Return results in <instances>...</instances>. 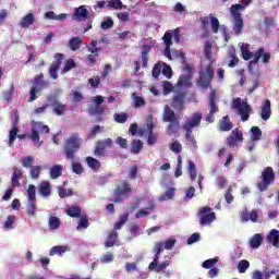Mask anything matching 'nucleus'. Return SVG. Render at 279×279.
Returning <instances> with one entry per match:
<instances>
[{
    "label": "nucleus",
    "mask_w": 279,
    "mask_h": 279,
    "mask_svg": "<svg viewBox=\"0 0 279 279\" xmlns=\"http://www.w3.org/2000/svg\"><path fill=\"white\" fill-rule=\"evenodd\" d=\"M114 26V21L112 17H107L106 21L101 22L100 27L101 29H110Z\"/></svg>",
    "instance_id": "61"
},
{
    "label": "nucleus",
    "mask_w": 279,
    "mask_h": 279,
    "mask_svg": "<svg viewBox=\"0 0 279 279\" xmlns=\"http://www.w3.org/2000/svg\"><path fill=\"white\" fill-rule=\"evenodd\" d=\"M4 101H10L14 97V83H12L9 89L2 92Z\"/></svg>",
    "instance_id": "41"
},
{
    "label": "nucleus",
    "mask_w": 279,
    "mask_h": 279,
    "mask_svg": "<svg viewBox=\"0 0 279 279\" xmlns=\"http://www.w3.org/2000/svg\"><path fill=\"white\" fill-rule=\"evenodd\" d=\"M208 108H209V113L206 116L205 121H207V123H215V114L219 112V108L217 107L216 89H211L208 96Z\"/></svg>",
    "instance_id": "7"
},
{
    "label": "nucleus",
    "mask_w": 279,
    "mask_h": 279,
    "mask_svg": "<svg viewBox=\"0 0 279 279\" xmlns=\"http://www.w3.org/2000/svg\"><path fill=\"white\" fill-rule=\"evenodd\" d=\"M58 193L59 197H61V199H64V197H71V195H73V190L59 187Z\"/></svg>",
    "instance_id": "51"
},
{
    "label": "nucleus",
    "mask_w": 279,
    "mask_h": 279,
    "mask_svg": "<svg viewBox=\"0 0 279 279\" xmlns=\"http://www.w3.org/2000/svg\"><path fill=\"white\" fill-rule=\"evenodd\" d=\"M162 75H165L168 80H171L173 75V70L170 68L169 64L163 63V68L161 70Z\"/></svg>",
    "instance_id": "56"
},
{
    "label": "nucleus",
    "mask_w": 279,
    "mask_h": 279,
    "mask_svg": "<svg viewBox=\"0 0 279 279\" xmlns=\"http://www.w3.org/2000/svg\"><path fill=\"white\" fill-rule=\"evenodd\" d=\"M263 138V131L258 126L251 128V140L252 141H260Z\"/></svg>",
    "instance_id": "38"
},
{
    "label": "nucleus",
    "mask_w": 279,
    "mask_h": 279,
    "mask_svg": "<svg viewBox=\"0 0 279 279\" xmlns=\"http://www.w3.org/2000/svg\"><path fill=\"white\" fill-rule=\"evenodd\" d=\"M26 213L31 217H36V201H28Z\"/></svg>",
    "instance_id": "47"
},
{
    "label": "nucleus",
    "mask_w": 279,
    "mask_h": 279,
    "mask_svg": "<svg viewBox=\"0 0 279 279\" xmlns=\"http://www.w3.org/2000/svg\"><path fill=\"white\" fill-rule=\"evenodd\" d=\"M86 162L93 171H99V169H101V162L95 157H86Z\"/></svg>",
    "instance_id": "32"
},
{
    "label": "nucleus",
    "mask_w": 279,
    "mask_h": 279,
    "mask_svg": "<svg viewBox=\"0 0 279 279\" xmlns=\"http://www.w3.org/2000/svg\"><path fill=\"white\" fill-rule=\"evenodd\" d=\"M242 121H250V112H252V106L247 101H243V106L238 110Z\"/></svg>",
    "instance_id": "21"
},
{
    "label": "nucleus",
    "mask_w": 279,
    "mask_h": 279,
    "mask_svg": "<svg viewBox=\"0 0 279 279\" xmlns=\"http://www.w3.org/2000/svg\"><path fill=\"white\" fill-rule=\"evenodd\" d=\"M82 147V137L80 133H72L63 145V151L68 160H75V153Z\"/></svg>",
    "instance_id": "3"
},
{
    "label": "nucleus",
    "mask_w": 279,
    "mask_h": 279,
    "mask_svg": "<svg viewBox=\"0 0 279 279\" xmlns=\"http://www.w3.org/2000/svg\"><path fill=\"white\" fill-rule=\"evenodd\" d=\"M64 60V54L56 53L54 61L50 64L48 73L52 80H58V72L60 71V66L62 61Z\"/></svg>",
    "instance_id": "10"
},
{
    "label": "nucleus",
    "mask_w": 279,
    "mask_h": 279,
    "mask_svg": "<svg viewBox=\"0 0 279 279\" xmlns=\"http://www.w3.org/2000/svg\"><path fill=\"white\" fill-rule=\"evenodd\" d=\"M31 177L33 180L40 178V166H34L31 168Z\"/></svg>",
    "instance_id": "63"
},
{
    "label": "nucleus",
    "mask_w": 279,
    "mask_h": 279,
    "mask_svg": "<svg viewBox=\"0 0 279 279\" xmlns=\"http://www.w3.org/2000/svg\"><path fill=\"white\" fill-rule=\"evenodd\" d=\"M113 119L116 123H125L128 121V113L125 112L114 113Z\"/></svg>",
    "instance_id": "53"
},
{
    "label": "nucleus",
    "mask_w": 279,
    "mask_h": 279,
    "mask_svg": "<svg viewBox=\"0 0 279 279\" xmlns=\"http://www.w3.org/2000/svg\"><path fill=\"white\" fill-rule=\"evenodd\" d=\"M117 239H119V233L114 230H112L108 234V239L105 242V247H114V243H117Z\"/></svg>",
    "instance_id": "33"
},
{
    "label": "nucleus",
    "mask_w": 279,
    "mask_h": 279,
    "mask_svg": "<svg viewBox=\"0 0 279 279\" xmlns=\"http://www.w3.org/2000/svg\"><path fill=\"white\" fill-rule=\"evenodd\" d=\"M122 187L123 190H121V187H117L114 191V195H117L113 199L114 204H121L123 202V197H128L130 193H132V187H130L128 181H122Z\"/></svg>",
    "instance_id": "13"
},
{
    "label": "nucleus",
    "mask_w": 279,
    "mask_h": 279,
    "mask_svg": "<svg viewBox=\"0 0 279 279\" xmlns=\"http://www.w3.org/2000/svg\"><path fill=\"white\" fill-rule=\"evenodd\" d=\"M143 141L141 140H133L131 142V148L130 151L131 154H134L135 156L138 155L140 151H143Z\"/></svg>",
    "instance_id": "29"
},
{
    "label": "nucleus",
    "mask_w": 279,
    "mask_h": 279,
    "mask_svg": "<svg viewBox=\"0 0 279 279\" xmlns=\"http://www.w3.org/2000/svg\"><path fill=\"white\" fill-rule=\"evenodd\" d=\"M202 125V113L194 112L190 120H186L183 124V130L185 131V138L187 143L197 149V141L195 135H193V128H199Z\"/></svg>",
    "instance_id": "2"
},
{
    "label": "nucleus",
    "mask_w": 279,
    "mask_h": 279,
    "mask_svg": "<svg viewBox=\"0 0 279 279\" xmlns=\"http://www.w3.org/2000/svg\"><path fill=\"white\" fill-rule=\"evenodd\" d=\"M33 84L37 89V93H43V90L49 88V82L45 80V74L39 73L33 78Z\"/></svg>",
    "instance_id": "15"
},
{
    "label": "nucleus",
    "mask_w": 279,
    "mask_h": 279,
    "mask_svg": "<svg viewBox=\"0 0 279 279\" xmlns=\"http://www.w3.org/2000/svg\"><path fill=\"white\" fill-rule=\"evenodd\" d=\"M136 178H138V166L136 163H134L129 169V179L136 180Z\"/></svg>",
    "instance_id": "50"
},
{
    "label": "nucleus",
    "mask_w": 279,
    "mask_h": 279,
    "mask_svg": "<svg viewBox=\"0 0 279 279\" xmlns=\"http://www.w3.org/2000/svg\"><path fill=\"white\" fill-rule=\"evenodd\" d=\"M262 243H263V235H260L259 233L255 234L250 241V245L251 247H253V250H258Z\"/></svg>",
    "instance_id": "37"
},
{
    "label": "nucleus",
    "mask_w": 279,
    "mask_h": 279,
    "mask_svg": "<svg viewBox=\"0 0 279 279\" xmlns=\"http://www.w3.org/2000/svg\"><path fill=\"white\" fill-rule=\"evenodd\" d=\"M232 128H234V124L232 123V121H230L229 116L222 117L218 123V130L220 132H230V130H232Z\"/></svg>",
    "instance_id": "18"
},
{
    "label": "nucleus",
    "mask_w": 279,
    "mask_h": 279,
    "mask_svg": "<svg viewBox=\"0 0 279 279\" xmlns=\"http://www.w3.org/2000/svg\"><path fill=\"white\" fill-rule=\"evenodd\" d=\"M229 56H230L231 60L229 61L228 66L230 69H234V66H236V64H239V57H236V51L235 50H231L229 52Z\"/></svg>",
    "instance_id": "45"
},
{
    "label": "nucleus",
    "mask_w": 279,
    "mask_h": 279,
    "mask_svg": "<svg viewBox=\"0 0 279 279\" xmlns=\"http://www.w3.org/2000/svg\"><path fill=\"white\" fill-rule=\"evenodd\" d=\"M65 214L68 217H72V219H77V217H82V208L80 206H72L66 208Z\"/></svg>",
    "instance_id": "30"
},
{
    "label": "nucleus",
    "mask_w": 279,
    "mask_h": 279,
    "mask_svg": "<svg viewBox=\"0 0 279 279\" xmlns=\"http://www.w3.org/2000/svg\"><path fill=\"white\" fill-rule=\"evenodd\" d=\"M268 243H271L274 247H279V231L277 229L270 230L269 234L267 235Z\"/></svg>",
    "instance_id": "27"
},
{
    "label": "nucleus",
    "mask_w": 279,
    "mask_h": 279,
    "mask_svg": "<svg viewBox=\"0 0 279 279\" xmlns=\"http://www.w3.org/2000/svg\"><path fill=\"white\" fill-rule=\"evenodd\" d=\"M36 21V17L34 16V13H27L24 15L20 22V27L23 29H27V27H32Z\"/></svg>",
    "instance_id": "20"
},
{
    "label": "nucleus",
    "mask_w": 279,
    "mask_h": 279,
    "mask_svg": "<svg viewBox=\"0 0 279 279\" xmlns=\"http://www.w3.org/2000/svg\"><path fill=\"white\" fill-rule=\"evenodd\" d=\"M45 19L48 21H65L66 20V14L61 13L59 15H56V12L53 11H48L45 13Z\"/></svg>",
    "instance_id": "31"
},
{
    "label": "nucleus",
    "mask_w": 279,
    "mask_h": 279,
    "mask_svg": "<svg viewBox=\"0 0 279 279\" xmlns=\"http://www.w3.org/2000/svg\"><path fill=\"white\" fill-rule=\"evenodd\" d=\"M74 16H76L78 21H82V19H88V10L84 8V5H81L80 8L75 9Z\"/></svg>",
    "instance_id": "36"
},
{
    "label": "nucleus",
    "mask_w": 279,
    "mask_h": 279,
    "mask_svg": "<svg viewBox=\"0 0 279 279\" xmlns=\"http://www.w3.org/2000/svg\"><path fill=\"white\" fill-rule=\"evenodd\" d=\"M66 252H69V246H53L51 250H50V256H62V254H66Z\"/></svg>",
    "instance_id": "35"
},
{
    "label": "nucleus",
    "mask_w": 279,
    "mask_h": 279,
    "mask_svg": "<svg viewBox=\"0 0 279 279\" xmlns=\"http://www.w3.org/2000/svg\"><path fill=\"white\" fill-rule=\"evenodd\" d=\"M214 77L215 70H213V64H208L204 72H199L198 86L201 88H211Z\"/></svg>",
    "instance_id": "6"
},
{
    "label": "nucleus",
    "mask_w": 279,
    "mask_h": 279,
    "mask_svg": "<svg viewBox=\"0 0 279 279\" xmlns=\"http://www.w3.org/2000/svg\"><path fill=\"white\" fill-rule=\"evenodd\" d=\"M217 263H219V257L209 258L203 262L202 267L203 269H213L215 268L214 266L217 265Z\"/></svg>",
    "instance_id": "43"
},
{
    "label": "nucleus",
    "mask_w": 279,
    "mask_h": 279,
    "mask_svg": "<svg viewBox=\"0 0 279 279\" xmlns=\"http://www.w3.org/2000/svg\"><path fill=\"white\" fill-rule=\"evenodd\" d=\"M245 10V4H232L230 8L231 15L233 16V32L235 36L243 34V17L241 12Z\"/></svg>",
    "instance_id": "4"
},
{
    "label": "nucleus",
    "mask_w": 279,
    "mask_h": 279,
    "mask_svg": "<svg viewBox=\"0 0 279 279\" xmlns=\"http://www.w3.org/2000/svg\"><path fill=\"white\" fill-rule=\"evenodd\" d=\"M48 101L50 102V106H52L54 114L58 117H62V114L66 112V105L58 101L56 96H49Z\"/></svg>",
    "instance_id": "14"
},
{
    "label": "nucleus",
    "mask_w": 279,
    "mask_h": 279,
    "mask_svg": "<svg viewBox=\"0 0 279 279\" xmlns=\"http://www.w3.org/2000/svg\"><path fill=\"white\" fill-rule=\"evenodd\" d=\"M87 51L92 53L87 56V60L92 66H95L97 58H99V48H87Z\"/></svg>",
    "instance_id": "26"
},
{
    "label": "nucleus",
    "mask_w": 279,
    "mask_h": 279,
    "mask_svg": "<svg viewBox=\"0 0 279 279\" xmlns=\"http://www.w3.org/2000/svg\"><path fill=\"white\" fill-rule=\"evenodd\" d=\"M37 128L38 130H35V129L32 130V134L29 135V138L33 141L35 145L40 146L43 145V143H40V134H49V126L43 124L41 122H38Z\"/></svg>",
    "instance_id": "12"
},
{
    "label": "nucleus",
    "mask_w": 279,
    "mask_h": 279,
    "mask_svg": "<svg viewBox=\"0 0 279 279\" xmlns=\"http://www.w3.org/2000/svg\"><path fill=\"white\" fill-rule=\"evenodd\" d=\"M184 99H186L185 93H179L173 96L171 107L174 110H178L179 112H182L184 110Z\"/></svg>",
    "instance_id": "16"
},
{
    "label": "nucleus",
    "mask_w": 279,
    "mask_h": 279,
    "mask_svg": "<svg viewBox=\"0 0 279 279\" xmlns=\"http://www.w3.org/2000/svg\"><path fill=\"white\" fill-rule=\"evenodd\" d=\"M28 202H36V185L29 184L26 190Z\"/></svg>",
    "instance_id": "44"
},
{
    "label": "nucleus",
    "mask_w": 279,
    "mask_h": 279,
    "mask_svg": "<svg viewBox=\"0 0 279 279\" xmlns=\"http://www.w3.org/2000/svg\"><path fill=\"white\" fill-rule=\"evenodd\" d=\"M23 178V170H21V168H14L13 169V174H12V186L16 187V186H21V183L19 182V180H21Z\"/></svg>",
    "instance_id": "25"
},
{
    "label": "nucleus",
    "mask_w": 279,
    "mask_h": 279,
    "mask_svg": "<svg viewBox=\"0 0 279 279\" xmlns=\"http://www.w3.org/2000/svg\"><path fill=\"white\" fill-rule=\"evenodd\" d=\"M170 149L173 154H182V144L179 141H174L170 144Z\"/></svg>",
    "instance_id": "58"
},
{
    "label": "nucleus",
    "mask_w": 279,
    "mask_h": 279,
    "mask_svg": "<svg viewBox=\"0 0 279 279\" xmlns=\"http://www.w3.org/2000/svg\"><path fill=\"white\" fill-rule=\"evenodd\" d=\"M262 181L257 183V189L262 193L265 191H269V186L276 181V172L274 171V168L266 167L262 171L260 175Z\"/></svg>",
    "instance_id": "5"
},
{
    "label": "nucleus",
    "mask_w": 279,
    "mask_h": 279,
    "mask_svg": "<svg viewBox=\"0 0 279 279\" xmlns=\"http://www.w3.org/2000/svg\"><path fill=\"white\" fill-rule=\"evenodd\" d=\"M112 145H114L112 138H106L105 141L96 142L94 156H97L98 158H104L106 156V149H108V147H112Z\"/></svg>",
    "instance_id": "9"
},
{
    "label": "nucleus",
    "mask_w": 279,
    "mask_h": 279,
    "mask_svg": "<svg viewBox=\"0 0 279 279\" xmlns=\"http://www.w3.org/2000/svg\"><path fill=\"white\" fill-rule=\"evenodd\" d=\"M38 193L41 197H49L51 195V183L49 181H41L38 186Z\"/></svg>",
    "instance_id": "19"
},
{
    "label": "nucleus",
    "mask_w": 279,
    "mask_h": 279,
    "mask_svg": "<svg viewBox=\"0 0 279 279\" xmlns=\"http://www.w3.org/2000/svg\"><path fill=\"white\" fill-rule=\"evenodd\" d=\"M82 45H84V39H82V37H72L69 40V47L71 51H77Z\"/></svg>",
    "instance_id": "28"
},
{
    "label": "nucleus",
    "mask_w": 279,
    "mask_h": 279,
    "mask_svg": "<svg viewBox=\"0 0 279 279\" xmlns=\"http://www.w3.org/2000/svg\"><path fill=\"white\" fill-rule=\"evenodd\" d=\"M48 226L50 230H58L60 228V218L50 216Z\"/></svg>",
    "instance_id": "46"
},
{
    "label": "nucleus",
    "mask_w": 279,
    "mask_h": 279,
    "mask_svg": "<svg viewBox=\"0 0 279 279\" xmlns=\"http://www.w3.org/2000/svg\"><path fill=\"white\" fill-rule=\"evenodd\" d=\"M16 136L21 141L22 138L27 137L26 134L19 135V116H15V120L12 122V129L9 132V143H8L9 147H12L14 145V141H16Z\"/></svg>",
    "instance_id": "11"
},
{
    "label": "nucleus",
    "mask_w": 279,
    "mask_h": 279,
    "mask_svg": "<svg viewBox=\"0 0 279 279\" xmlns=\"http://www.w3.org/2000/svg\"><path fill=\"white\" fill-rule=\"evenodd\" d=\"M168 136H173V134H178L180 130V120H173L169 122L166 128Z\"/></svg>",
    "instance_id": "22"
},
{
    "label": "nucleus",
    "mask_w": 279,
    "mask_h": 279,
    "mask_svg": "<svg viewBox=\"0 0 279 279\" xmlns=\"http://www.w3.org/2000/svg\"><path fill=\"white\" fill-rule=\"evenodd\" d=\"M128 219H130V214H124L120 217L119 221L114 223V231L121 230L125 223H128Z\"/></svg>",
    "instance_id": "39"
},
{
    "label": "nucleus",
    "mask_w": 279,
    "mask_h": 279,
    "mask_svg": "<svg viewBox=\"0 0 279 279\" xmlns=\"http://www.w3.org/2000/svg\"><path fill=\"white\" fill-rule=\"evenodd\" d=\"M198 217L202 226H210V223L217 219V215L213 211V208L208 206L198 209Z\"/></svg>",
    "instance_id": "8"
},
{
    "label": "nucleus",
    "mask_w": 279,
    "mask_h": 279,
    "mask_svg": "<svg viewBox=\"0 0 279 279\" xmlns=\"http://www.w3.org/2000/svg\"><path fill=\"white\" fill-rule=\"evenodd\" d=\"M133 97H134V106L135 108H143V106H145V98L141 97V96H136V93H133Z\"/></svg>",
    "instance_id": "59"
},
{
    "label": "nucleus",
    "mask_w": 279,
    "mask_h": 279,
    "mask_svg": "<svg viewBox=\"0 0 279 279\" xmlns=\"http://www.w3.org/2000/svg\"><path fill=\"white\" fill-rule=\"evenodd\" d=\"M239 47H240L242 58L245 62H247L248 60H252L253 58V60L251 61V64H258L262 58V62L264 64H269V60H271V53L265 52V48L263 47L258 48L254 53L250 51V44L240 43Z\"/></svg>",
    "instance_id": "1"
},
{
    "label": "nucleus",
    "mask_w": 279,
    "mask_h": 279,
    "mask_svg": "<svg viewBox=\"0 0 279 279\" xmlns=\"http://www.w3.org/2000/svg\"><path fill=\"white\" fill-rule=\"evenodd\" d=\"M161 72H162V64H160V62H158L154 65L153 71H151V75H153V77L158 80V77H160Z\"/></svg>",
    "instance_id": "57"
},
{
    "label": "nucleus",
    "mask_w": 279,
    "mask_h": 279,
    "mask_svg": "<svg viewBox=\"0 0 279 279\" xmlns=\"http://www.w3.org/2000/svg\"><path fill=\"white\" fill-rule=\"evenodd\" d=\"M77 66V63H75V60L73 59H69L66 62H65V65L62 70V73H69V71H71V69H75Z\"/></svg>",
    "instance_id": "54"
},
{
    "label": "nucleus",
    "mask_w": 279,
    "mask_h": 279,
    "mask_svg": "<svg viewBox=\"0 0 279 279\" xmlns=\"http://www.w3.org/2000/svg\"><path fill=\"white\" fill-rule=\"evenodd\" d=\"M250 269V263L247 259H242L238 264L239 274H245Z\"/></svg>",
    "instance_id": "48"
},
{
    "label": "nucleus",
    "mask_w": 279,
    "mask_h": 279,
    "mask_svg": "<svg viewBox=\"0 0 279 279\" xmlns=\"http://www.w3.org/2000/svg\"><path fill=\"white\" fill-rule=\"evenodd\" d=\"M210 25H211V31L214 34L219 33V20L213 15H210Z\"/></svg>",
    "instance_id": "55"
},
{
    "label": "nucleus",
    "mask_w": 279,
    "mask_h": 279,
    "mask_svg": "<svg viewBox=\"0 0 279 279\" xmlns=\"http://www.w3.org/2000/svg\"><path fill=\"white\" fill-rule=\"evenodd\" d=\"M89 223H88V217L87 216H82L80 218L78 225L76 227V230H86V228H88Z\"/></svg>",
    "instance_id": "49"
},
{
    "label": "nucleus",
    "mask_w": 279,
    "mask_h": 279,
    "mask_svg": "<svg viewBox=\"0 0 279 279\" xmlns=\"http://www.w3.org/2000/svg\"><path fill=\"white\" fill-rule=\"evenodd\" d=\"M171 265L170 260H165L160 264L157 263V265L154 268H150V271H156V274H160V271H165L167 267Z\"/></svg>",
    "instance_id": "40"
},
{
    "label": "nucleus",
    "mask_w": 279,
    "mask_h": 279,
    "mask_svg": "<svg viewBox=\"0 0 279 279\" xmlns=\"http://www.w3.org/2000/svg\"><path fill=\"white\" fill-rule=\"evenodd\" d=\"M173 34H171V32L167 31L162 37V40L166 45V47H171V45H173Z\"/></svg>",
    "instance_id": "52"
},
{
    "label": "nucleus",
    "mask_w": 279,
    "mask_h": 279,
    "mask_svg": "<svg viewBox=\"0 0 279 279\" xmlns=\"http://www.w3.org/2000/svg\"><path fill=\"white\" fill-rule=\"evenodd\" d=\"M178 117H175V112L173 110H171V108L169 106L165 107V111H163V121L165 123H169L171 121H178Z\"/></svg>",
    "instance_id": "23"
},
{
    "label": "nucleus",
    "mask_w": 279,
    "mask_h": 279,
    "mask_svg": "<svg viewBox=\"0 0 279 279\" xmlns=\"http://www.w3.org/2000/svg\"><path fill=\"white\" fill-rule=\"evenodd\" d=\"M146 128H147L148 132H154V129L156 128V125L154 124V116L153 114L147 116Z\"/></svg>",
    "instance_id": "62"
},
{
    "label": "nucleus",
    "mask_w": 279,
    "mask_h": 279,
    "mask_svg": "<svg viewBox=\"0 0 279 279\" xmlns=\"http://www.w3.org/2000/svg\"><path fill=\"white\" fill-rule=\"evenodd\" d=\"M63 168L61 165H54L50 168V178L51 180H58L62 175Z\"/></svg>",
    "instance_id": "34"
},
{
    "label": "nucleus",
    "mask_w": 279,
    "mask_h": 279,
    "mask_svg": "<svg viewBox=\"0 0 279 279\" xmlns=\"http://www.w3.org/2000/svg\"><path fill=\"white\" fill-rule=\"evenodd\" d=\"M107 5L108 8H111V10H123V8H128L126 5H123L121 0H109Z\"/></svg>",
    "instance_id": "42"
},
{
    "label": "nucleus",
    "mask_w": 279,
    "mask_h": 279,
    "mask_svg": "<svg viewBox=\"0 0 279 279\" xmlns=\"http://www.w3.org/2000/svg\"><path fill=\"white\" fill-rule=\"evenodd\" d=\"M89 114H92V117H95V114H102L104 113V107H101L100 105H96L95 107H90L88 109Z\"/></svg>",
    "instance_id": "60"
},
{
    "label": "nucleus",
    "mask_w": 279,
    "mask_h": 279,
    "mask_svg": "<svg viewBox=\"0 0 279 279\" xmlns=\"http://www.w3.org/2000/svg\"><path fill=\"white\" fill-rule=\"evenodd\" d=\"M151 51V46L144 45L142 48V64L143 69H147V62H149V52Z\"/></svg>",
    "instance_id": "24"
},
{
    "label": "nucleus",
    "mask_w": 279,
    "mask_h": 279,
    "mask_svg": "<svg viewBox=\"0 0 279 279\" xmlns=\"http://www.w3.org/2000/svg\"><path fill=\"white\" fill-rule=\"evenodd\" d=\"M260 119H263V121H269V119H271V100L266 99L263 102L260 110Z\"/></svg>",
    "instance_id": "17"
},
{
    "label": "nucleus",
    "mask_w": 279,
    "mask_h": 279,
    "mask_svg": "<svg viewBox=\"0 0 279 279\" xmlns=\"http://www.w3.org/2000/svg\"><path fill=\"white\" fill-rule=\"evenodd\" d=\"M117 17L121 23H128L130 21V12H118Z\"/></svg>",
    "instance_id": "64"
}]
</instances>
